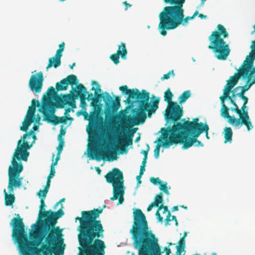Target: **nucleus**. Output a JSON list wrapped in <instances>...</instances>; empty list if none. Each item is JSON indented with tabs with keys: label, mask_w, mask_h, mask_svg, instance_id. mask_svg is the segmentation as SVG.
Wrapping results in <instances>:
<instances>
[{
	"label": "nucleus",
	"mask_w": 255,
	"mask_h": 255,
	"mask_svg": "<svg viewBox=\"0 0 255 255\" xmlns=\"http://www.w3.org/2000/svg\"><path fill=\"white\" fill-rule=\"evenodd\" d=\"M39 106V101L33 99L31 101V105L30 106L31 107H33L36 109V107Z\"/></svg>",
	"instance_id": "obj_50"
},
{
	"label": "nucleus",
	"mask_w": 255,
	"mask_h": 255,
	"mask_svg": "<svg viewBox=\"0 0 255 255\" xmlns=\"http://www.w3.org/2000/svg\"><path fill=\"white\" fill-rule=\"evenodd\" d=\"M47 93L48 96L50 97H53L56 96V97L54 99L55 100L58 96L59 97L58 95H57V92L53 87H50L48 88L47 90Z\"/></svg>",
	"instance_id": "obj_38"
},
{
	"label": "nucleus",
	"mask_w": 255,
	"mask_h": 255,
	"mask_svg": "<svg viewBox=\"0 0 255 255\" xmlns=\"http://www.w3.org/2000/svg\"><path fill=\"white\" fill-rule=\"evenodd\" d=\"M242 77L243 79H246V84L243 86H238L235 88V90H238L241 89L245 92L248 91L251 87L255 84V66L254 67H247L244 65L243 67L242 65L238 72L235 73L233 76L230 77L227 81V84L224 87H226L228 84L232 83V89L238 84L239 79Z\"/></svg>",
	"instance_id": "obj_10"
},
{
	"label": "nucleus",
	"mask_w": 255,
	"mask_h": 255,
	"mask_svg": "<svg viewBox=\"0 0 255 255\" xmlns=\"http://www.w3.org/2000/svg\"><path fill=\"white\" fill-rule=\"evenodd\" d=\"M55 166V165H53L52 164L51 165L50 174L48 176L47 178L51 179L55 176V168H54Z\"/></svg>",
	"instance_id": "obj_47"
},
{
	"label": "nucleus",
	"mask_w": 255,
	"mask_h": 255,
	"mask_svg": "<svg viewBox=\"0 0 255 255\" xmlns=\"http://www.w3.org/2000/svg\"><path fill=\"white\" fill-rule=\"evenodd\" d=\"M33 128V130H30V131H32L34 132V131L36 130H37V129H38V126H37L34 125V126L33 127V128ZM29 132H30V131H29L28 132H27V133H28ZM31 137H32V141L31 142V143H30V144H33V143L35 141V140L36 139V136H35V134L34 132H33V133H32V134L30 135V137H27L25 140H27V141H28L27 140H28V139L30 138Z\"/></svg>",
	"instance_id": "obj_41"
},
{
	"label": "nucleus",
	"mask_w": 255,
	"mask_h": 255,
	"mask_svg": "<svg viewBox=\"0 0 255 255\" xmlns=\"http://www.w3.org/2000/svg\"><path fill=\"white\" fill-rule=\"evenodd\" d=\"M198 14V11L196 10L192 16H187L184 18V11L183 12L182 17L180 18L178 21H171L170 20H166L164 19L159 22L158 25V29L160 30V34L163 36H165L167 34L166 30H171L177 28L181 23L183 24H187L188 21L190 19H193Z\"/></svg>",
	"instance_id": "obj_15"
},
{
	"label": "nucleus",
	"mask_w": 255,
	"mask_h": 255,
	"mask_svg": "<svg viewBox=\"0 0 255 255\" xmlns=\"http://www.w3.org/2000/svg\"><path fill=\"white\" fill-rule=\"evenodd\" d=\"M87 95H88V97H86V99L88 100H92V101L93 99L94 98L93 97V94L92 93H89L88 92V94Z\"/></svg>",
	"instance_id": "obj_55"
},
{
	"label": "nucleus",
	"mask_w": 255,
	"mask_h": 255,
	"mask_svg": "<svg viewBox=\"0 0 255 255\" xmlns=\"http://www.w3.org/2000/svg\"><path fill=\"white\" fill-rule=\"evenodd\" d=\"M105 177L106 181L112 183L113 187V196L110 198L111 201L119 199L118 204H121L124 201V185L123 172L118 168H115L108 172Z\"/></svg>",
	"instance_id": "obj_9"
},
{
	"label": "nucleus",
	"mask_w": 255,
	"mask_h": 255,
	"mask_svg": "<svg viewBox=\"0 0 255 255\" xmlns=\"http://www.w3.org/2000/svg\"><path fill=\"white\" fill-rule=\"evenodd\" d=\"M48 190H46L44 188L43 190H40L39 192L37 193V195L38 196L39 198L45 199L47 194L48 193Z\"/></svg>",
	"instance_id": "obj_39"
},
{
	"label": "nucleus",
	"mask_w": 255,
	"mask_h": 255,
	"mask_svg": "<svg viewBox=\"0 0 255 255\" xmlns=\"http://www.w3.org/2000/svg\"><path fill=\"white\" fill-rule=\"evenodd\" d=\"M150 181L154 185L161 184L162 182L158 177L155 178L153 177H150Z\"/></svg>",
	"instance_id": "obj_46"
},
{
	"label": "nucleus",
	"mask_w": 255,
	"mask_h": 255,
	"mask_svg": "<svg viewBox=\"0 0 255 255\" xmlns=\"http://www.w3.org/2000/svg\"><path fill=\"white\" fill-rule=\"evenodd\" d=\"M60 154L61 153H59V152L57 153L55 162H53L51 164H52L53 165H57L58 160L60 158Z\"/></svg>",
	"instance_id": "obj_52"
},
{
	"label": "nucleus",
	"mask_w": 255,
	"mask_h": 255,
	"mask_svg": "<svg viewBox=\"0 0 255 255\" xmlns=\"http://www.w3.org/2000/svg\"><path fill=\"white\" fill-rule=\"evenodd\" d=\"M89 156L90 157L91 159L93 160L96 159L98 161H101L102 159H104L105 157H106L108 160H110L106 151L98 148L92 149Z\"/></svg>",
	"instance_id": "obj_23"
},
{
	"label": "nucleus",
	"mask_w": 255,
	"mask_h": 255,
	"mask_svg": "<svg viewBox=\"0 0 255 255\" xmlns=\"http://www.w3.org/2000/svg\"><path fill=\"white\" fill-rule=\"evenodd\" d=\"M43 80V76L41 72L32 75L28 83L31 91L35 93L40 92L42 88Z\"/></svg>",
	"instance_id": "obj_21"
},
{
	"label": "nucleus",
	"mask_w": 255,
	"mask_h": 255,
	"mask_svg": "<svg viewBox=\"0 0 255 255\" xmlns=\"http://www.w3.org/2000/svg\"><path fill=\"white\" fill-rule=\"evenodd\" d=\"M62 52L61 49H58L55 55L49 59V62L46 67L47 70L52 66L54 68H57L61 65V58L62 56Z\"/></svg>",
	"instance_id": "obj_25"
},
{
	"label": "nucleus",
	"mask_w": 255,
	"mask_h": 255,
	"mask_svg": "<svg viewBox=\"0 0 255 255\" xmlns=\"http://www.w3.org/2000/svg\"><path fill=\"white\" fill-rule=\"evenodd\" d=\"M33 122L31 120L26 119V118H25L24 121L22 122V126L20 127V129L22 131H26L29 126Z\"/></svg>",
	"instance_id": "obj_35"
},
{
	"label": "nucleus",
	"mask_w": 255,
	"mask_h": 255,
	"mask_svg": "<svg viewBox=\"0 0 255 255\" xmlns=\"http://www.w3.org/2000/svg\"><path fill=\"white\" fill-rule=\"evenodd\" d=\"M55 108H57L56 103L54 104L49 97L44 96L42 105L39 111L43 114V120L54 126L57 125L61 122L59 121V117L54 115Z\"/></svg>",
	"instance_id": "obj_14"
},
{
	"label": "nucleus",
	"mask_w": 255,
	"mask_h": 255,
	"mask_svg": "<svg viewBox=\"0 0 255 255\" xmlns=\"http://www.w3.org/2000/svg\"><path fill=\"white\" fill-rule=\"evenodd\" d=\"M102 209L82 211V217L76 218L78 226V239L80 247V255H104L106 245L104 238V229L100 220L97 219Z\"/></svg>",
	"instance_id": "obj_2"
},
{
	"label": "nucleus",
	"mask_w": 255,
	"mask_h": 255,
	"mask_svg": "<svg viewBox=\"0 0 255 255\" xmlns=\"http://www.w3.org/2000/svg\"><path fill=\"white\" fill-rule=\"evenodd\" d=\"M71 111V109L69 108H67L66 110H65V113H64V115H65V116H67L68 117H70L69 113Z\"/></svg>",
	"instance_id": "obj_57"
},
{
	"label": "nucleus",
	"mask_w": 255,
	"mask_h": 255,
	"mask_svg": "<svg viewBox=\"0 0 255 255\" xmlns=\"http://www.w3.org/2000/svg\"><path fill=\"white\" fill-rule=\"evenodd\" d=\"M147 158V157H144L143 158V160L142 161V164L141 165H143V166H145Z\"/></svg>",
	"instance_id": "obj_62"
},
{
	"label": "nucleus",
	"mask_w": 255,
	"mask_h": 255,
	"mask_svg": "<svg viewBox=\"0 0 255 255\" xmlns=\"http://www.w3.org/2000/svg\"><path fill=\"white\" fill-rule=\"evenodd\" d=\"M225 142H231L232 140L233 131L230 127H226L224 129Z\"/></svg>",
	"instance_id": "obj_27"
},
{
	"label": "nucleus",
	"mask_w": 255,
	"mask_h": 255,
	"mask_svg": "<svg viewBox=\"0 0 255 255\" xmlns=\"http://www.w3.org/2000/svg\"><path fill=\"white\" fill-rule=\"evenodd\" d=\"M164 251L165 252L166 255H169L171 253V250L170 248L167 247L164 248Z\"/></svg>",
	"instance_id": "obj_58"
},
{
	"label": "nucleus",
	"mask_w": 255,
	"mask_h": 255,
	"mask_svg": "<svg viewBox=\"0 0 255 255\" xmlns=\"http://www.w3.org/2000/svg\"><path fill=\"white\" fill-rule=\"evenodd\" d=\"M243 100L244 101V105H247L249 99L247 97H246L243 99Z\"/></svg>",
	"instance_id": "obj_63"
},
{
	"label": "nucleus",
	"mask_w": 255,
	"mask_h": 255,
	"mask_svg": "<svg viewBox=\"0 0 255 255\" xmlns=\"http://www.w3.org/2000/svg\"><path fill=\"white\" fill-rule=\"evenodd\" d=\"M117 52L120 55L122 59H126L128 52L125 43L122 42L121 45L119 46Z\"/></svg>",
	"instance_id": "obj_28"
},
{
	"label": "nucleus",
	"mask_w": 255,
	"mask_h": 255,
	"mask_svg": "<svg viewBox=\"0 0 255 255\" xmlns=\"http://www.w3.org/2000/svg\"><path fill=\"white\" fill-rule=\"evenodd\" d=\"M173 96V94L171 92L170 89L168 88L164 92V100L168 103V104H170L171 102H173L172 101Z\"/></svg>",
	"instance_id": "obj_32"
},
{
	"label": "nucleus",
	"mask_w": 255,
	"mask_h": 255,
	"mask_svg": "<svg viewBox=\"0 0 255 255\" xmlns=\"http://www.w3.org/2000/svg\"><path fill=\"white\" fill-rule=\"evenodd\" d=\"M120 55L117 52V53H114L111 55L110 58L113 61V62L117 64L119 63V56Z\"/></svg>",
	"instance_id": "obj_42"
},
{
	"label": "nucleus",
	"mask_w": 255,
	"mask_h": 255,
	"mask_svg": "<svg viewBox=\"0 0 255 255\" xmlns=\"http://www.w3.org/2000/svg\"><path fill=\"white\" fill-rule=\"evenodd\" d=\"M56 89L57 91L66 90L68 88V85L67 84L66 79H63L59 82H57L55 85Z\"/></svg>",
	"instance_id": "obj_29"
},
{
	"label": "nucleus",
	"mask_w": 255,
	"mask_h": 255,
	"mask_svg": "<svg viewBox=\"0 0 255 255\" xmlns=\"http://www.w3.org/2000/svg\"><path fill=\"white\" fill-rule=\"evenodd\" d=\"M68 120H72V118L71 117H68L67 116L59 117V121H61V123L66 124Z\"/></svg>",
	"instance_id": "obj_49"
},
{
	"label": "nucleus",
	"mask_w": 255,
	"mask_h": 255,
	"mask_svg": "<svg viewBox=\"0 0 255 255\" xmlns=\"http://www.w3.org/2000/svg\"><path fill=\"white\" fill-rule=\"evenodd\" d=\"M58 139L59 142L58 146L57 147V150L58 151V152H59V153H61V152H62V151L63 150V147L64 146L65 142H64V139L62 137H60V134L58 135Z\"/></svg>",
	"instance_id": "obj_37"
},
{
	"label": "nucleus",
	"mask_w": 255,
	"mask_h": 255,
	"mask_svg": "<svg viewBox=\"0 0 255 255\" xmlns=\"http://www.w3.org/2000/svg\"><path fill=\"white\" fill-rule=\"evenodd\" d=\"M110 154H111V160H114L117 159L116 154L115 152H111Z\"/></svg>",
	"instance_id": "obj_56"
},
{
	"label": "nucleus",
	"mask_w": 255,
	"mask_h": 255,
	"mask_svg": "<svg viewBox=\"0 0 255 255\" xmlns=\"http://www.w3.org/2000/svg\"><path fill=\"white\" fill-rule=\"evenodd\" d=\"M237 96H238L242 100L246 97L242 93H238L237 94H232L231 96H230V97H231L232 99L235 100V98Z\"/></svg>",
	"instance_id": "obj_48"
},
{
	"label": "nucleus",
	"mask_w": 255,
	"mask_h": 255,
	"mask_svg": "<svg viewBox=\"0 0 255 255\" xmlns=\"http://www.w3.org/2000/svg\"><path fill=\"white\" fill-rule=\"evenodd\" d=\"M33 133L31 131L28 133L23 134L22 137L17 142V145L12 157L11 165L8 169L9 188L12 189V187H21L22 177H19L20 173L23 170V166L21 161H26L29 155L27 151L32 146L29 141L25 139L30 137Z\"/></svg>",
	"instance_id": "obj_5"
},
{
	"label": "nucleus",
	"mask_w": 255,
	"mask_h": 255,
	"mask_svg": "<svg viewBox=\"0 0 255 255\" xmlns=\"http://www.w3.org/2000/svg\"><path fill=\"white\" fill-rule=\"evenodd\" d=\"M50 183H51V179L47 178L46 184L45 186L44 187V189L46 190H47L48 191L50 186Z\"/></svg>",
	"instance_id": "obj_53"
},
{
	"label": "nucleus",
	"mask_w": 255,
	"mask_h": 255,
	"mask_svg": "<svg viewBox=\"0 0 255 255\" xmlns=\"http://www.w3.org/2000/svg\"><path fill=\"white\" fill-rule=\"evenodd\" d=\"M159 189L163 191L166 194H169V192L167 187V183L166 182L163 184L161 183V184H160Z\"/></svg>",
	"instance_id": "obj_44"
},
{
	"label": "nucleus",
	"mask_w": 255,
	"mask_h": 255,
	"mask_svg": "<svg viewBox=\"0 0 255 255\" xmlns=\"http://www.w3.org/2000/svg\"><path fill=\"white\" fill-rule=\"evenodd\" d=\"M186 0H163L164 3L170 5L163 8L159 14L160 21L164 19L178 21L182 17L183 4Z\"/></svg>",
	"instance_id": "obj_12"
},
{
	"label": "nucleus",
	"mask_w": 255,
	"mask_h": 255,
	"mask_svg": "<svg viewBox=\"0 0 255 255\" xmlns=\"http://www.w3.org/2000/svg\"><path fill=\"white\" fill-rule=\"evenodd\" d=\"M233 84H228L226 87H224L223 89V94L220 97L221 103L222 108L221 109V116L228 119V122L235 127L240 128V126L238 121V119L235 118L234 116H230V109L226 105L225 101L228 99L230 102L234 106L236 105V102L231 97H230V94L232 89Z\"/></svg>",
	"instance_id": "obj_13"
},
{
	"label": "nucleus",
	"mask_w": 255,
	"mask_h": 255,
	"mask_svg": "<svg viewBox=\"0 0 255 255\" xmlns=\"http://www.w3.org/2000/svg\"><path fill=\"white\" fill-rule=\"evenodd\" d=\"M183 114V107L179 106L176 102H171L165 110V119L167 123L176 125Z\"/></svg>",
	"instance_id": "obj_16"
},
{
	"label": "nucleus",
	"mask_w": 255,
	"mask_h": 255,
	"mask_svg": "<svg viewBox=\"0 0 255 255\" xmlns=\"http://www.w3.org/2000/svg\"><path fill=\"white\" fill-rule=\"evenodd\" d=\"M92 85H95L96 86V88H95L94 87H93L91 89V90H94L95 91V92H98V94H102L101 93L102 92V90L100 88V85H99V84L95 81H93L92 82Z\"/></svg>",
	"instance_id": "obj_40"
},
{
	"label": "nucleus",
	"mask_w": 255,
	"mask_h": 255,
	"mask_svg": "<svg viewBox=\"0 0 255 255\" xmlns=\"http://www.w3.org/2000/svg\"><path fill=\"white\" fill-rule=\"evenodd\" d=\"M163 202L162 194L161 193L157 194L154 199V202L152 203L155 206V207H158L160 204H161Z\"/></svg>",
	"instance_id": "obj_36"
},
{
	"label": "nucleus",
	"mask_w": 255,
	"mask_h": 255,
	"mask_svg": "<svg viewBox=\"0 0 255 255\" xmlns=\"http://www.w3.org/2000/svg\"><path fill=\"white\" fill-rule=\"evenodd\" d=\"M123 4L126 6L125 10H127L128 7L131 6V5L128 3L127 1H124Z\"/></svg>",
	"instance_id": "obj_60"
},
{
	"label": "nucleus",
	"mask_w": 255,
	"mask_h": 255,
	"mask_svg": "<svg viewBox=\"0 0 255 255\" xmlns=\"http://www.w3.org/2000/svg\"><path fill=\"white\" fill-rule=\"evenodd\" d=\"M19 187H12V189H10V188H9V183H8L7 189L9 194L7 193L5 189H4L3 190V194L4 196V204L6 206H10L13 205L15 199L13 194L14 189Z\"/></svg>",
	"instance_id": "obj_24"
},
{
	"label": "nucleus",
	"mask_w": 255,
	"mask_h": 255,
	"mask_svg": "<svg viewBox=\"0 0 255 255\" xmlns=\"http://www.w3.org/2000/svg\"><path fill=\"white\" fill-rule=\"evenodd\" d=\"M149 150V146L147 144L146 150H142L141 151V153L143 154L144 155V157H147V154H148V152Z\"/></svg>",
	"instance_id": "obj_51"
},
{
	"label": "nucleus",
	"mask_w": 255,
	"mask_h": 255,
	"mask_svg": "<svg viewBox=\"0 0 255 255\" xmlns=\"http://www.w3.org/2000/svg\"><path fill=\"white\" fill-rule=\"evenodd\" d=\"M178 245L176 246L177 252L179 254L180 253L184 252L185 249V240L181 238L178 242Z\"/></svg>",
	"instance_id": "obj_34"
},
{
	"label": "nucleus",
	"mask_w": 255,
	"mask_h": 255,
	"mask_svg": "<svg viewBox=\"0 0 255 255\" xmlns=\"http://www.w3.org/2000/svg\"><path fill=\"white\" fill-rule=\"evenodd\" d=\"M163 209V213H165L167 212V215L166 217V218L165 219V225L167 226L169 224V222L171 221L170 217H171V214L170 211L168 210V207L167 206H164L163 204H161L158 208V210L156 213V216L159 222H162L163 221V217L161 216L159 210H161V209Z\"/></svg>",
	"instance_id": "obj_26"
},
{
	"label": "nucleus",
	"mask_w": 255,
	"mask_h": 255,
	"mask_svg": "<svg viewBox=\"0 0 255 255\" xmlns=\"http://www.w3.org/2000/svg\"><path fill=\"white\" fill-rule=\"evenodd\" d=\"M217 27L218 30L213 31L209 37L210 44L208 48L213 50L218 59L225 60L230 54V49L224 39L229 35L223 25L219 24Z\"/></svg>",
	"instance_id": "obj_7"
},
{
	"label": "nucleus",
	"mask_w": 255,
	"mask_h": 255,
	"mask_svg": "<svg viewBox=\"0 0 255 255\" xmlns=\"http://www.w3.org/2000/svg\"><path fill=\"white\" fill-rule=\"evenodd\" d=\"M234 107V109H232V111H234L239 116V118H238V121L240 128L243 125H245L247 127L248 131L251 130L253 128V126L250 120L248 113V108L246 105L243 104L240 109L237 104L236 103Z\"/></svg>",
	"instance_id": "obj_18"
},
{
	"label": "nucleus",
	"mask_w": 255,
	"mask_h": 255,
	"mask_svg": "<svg viewBox=\"0 0 255 255\" xmlns=\"http://www.w3.org/2000/svg\"><path fill=\"white\" fill-rule=\"evenodd\" d=\"M171 75L173 77L175 76V74L174 73L173 70H171L169 71L167 73L163 75V76L161 78V80H164L165 79H168L170 78Z\"/></svg>",
	"instance_id": "obj_43"
},
{
	"label": "nucleus",
	"mask_w": 255,
	"mask_h": 255,
	"mask_svg": "<svg viewBox=\"0 0 255 255\" xmlns=\"http://www.w3.org/2000/svg\"><path fill=\"white\" fill-rule=\"evenodd\" d=\"M64 45H65L64 43L62 42L61 44H60L59 45V49H61V51H63L64 49Z\"/></svg>",
	"instance_id": "obj_61"
},
{
	"label": "nucleus",
	"mask_w": 255,
	"mask_h": 255,
	"mask_svg": "<svg viewBox=\"0 0 255 255\" xmlns=\"http://www.w3.org/2000/svg\"><path fill=\"white\" fill-rule=\"evenodd\" d=\"M145 166H143V165H141L140 167L139 177H141V176L143 174V173L145 171Z\"/></svg>",
	"instance_id": "obj_54"
},
{
	"label": "nucleus",
	"mask_w": 255,
	"mask_h": 255,
	"mask_svg": "<svg viewBox=\"0 0 255 255\" xmlns=\"http://www.w3.org/2000/svg\"><path fill=\"white\" fill-rule=\"evenodd\" d=\"M65 79L68 85H70L71 86L77 85L79 82L76 76L73 74L68 75Z\"/></svg>",
	"instance_id": "obj_30"
},
{
	"label": "nucleus",
	"mask_w": 255,
	"mask_h": 255,
	"mask_svg": "<svg viewBox=\"0 0 255 255\" xmlns=\"http://www.w3.org/2000/svg\"><path fill=\"white\" fill-rule=\"evenodd\" d=\"M120 90L123 93L128 96L127 100L129 102L130 99H135L137 102L138 106L132 110L133 113H135L136 116L132 119V124L133 125H138L143 124L147 116L150 118L158 108L159 99L157 98L149 102V93L145 90H142L141 92L137 89H129L127 85L122 86L119 87Z\"/></svg>",
	"instance_id": "obj_4"
},
{
	"label": "nucleus",
	"mask_w": 255,
	"mask_h": 255,
	"mask_svg": "<svg viewBox=\"0 0 255 255\" xmlns=\"http://www.w3.org/2000/svg\"><path fill=\"white\" fill-rule=\"evenodd\" d=\"M190 91L189 90L185 91L179 97V103L182 104L185 103L186 100L190 97Z\"/></svg>",
	"instance_id": "obj_31"
},
{
	"label": "nucleus",
	"mask_w": 255,
	"mask_h": 255,
	"mask_svg": "<svg viewBox=\"0 0 255 255\" xmlns=\"http://www.w3.org/2000/svg\"><path fill=\"white\" fill-rule=\"evenodd\" d=\"M44 199H40V205L39 207V212L38 217L39 219H45L44 220H48L53 215H55V217H58V215L57 214V212H54L51 211L50 210L46 211L45 210V204L44 202Z\"/></svg>",
	"instance_id": "obj_22"
},
{
	"label": "nucleus",
	"mask_w": 255,
	"mask_h": 255,
	"mask_svg": "<svg viewBox=\"0 0 255 255\" xmlns=\"http://www.w3.org/2000/svg\"><path fill=\"white\" fill-rule=\"evenodd\" d=\"M164 142H162V146L164 148H168L171 145L178 143L183 144V148L187 149L190 147L194 143L197 142L198 145L203 146V143L198 139L197 137H193L192 138L187 136L185 138L180 139L174 136H170L167 139H164Z\"/></svg>",
	"instance_id": "obj_17"
},
{
	"label": "nucleus",
	"mask_w": 255,
	"mask_h": 255,
	"mask_svg": "<svg viewBox=\"0 0 255 255\" xmlns=\"http://www.w3.org/2000/svg\"><path fill=\"white\" fill-rule=\"evenodd\" d=\"M177 123L176 125L169 126L161 129V137L163 139H167L170 136H174L180 139L187 136L198 137L203 132H208L209 128L208 125L202 122L198 123L199 119L195 118L193 121H185Z\"/></svg>",
	"instance_id": "obj_6"
},
{
	"label": "nucleus",
	"mask_w": 255,
	"mask_h": 255,
	"mask_svg": "<svg viewBox=\"0 0 255 255\" xmlns=\"http://www.w3.org/2000/svg\"><path fill=\"white\" fill-rule=\"evenodd\" d=\"M155 206L152 203H151L147 208V211L149 212L151 210L152 208Z\"/></svg>",
	"instance_id": "obj_59"
},
{
	"label": "nucleus",
	"mask_w": 255,
	"mask_h": 255,
	"mask_svg": "<svg viewBox=\"0 0 255 255\" xmlns=\"http://www.w3.org/2000/svg\"><path fill=\"white\" fill-rule=\"evenodd\" d=\"M85 118L89 121V130L95 131L103 124L104 119L100 114L99 109L94 108V111L91 112L89 115L87 112L83 113Z\"/></svg>",
	"instance_id": "obj_20"
},
{
	"label": "nucleus",
	"mask_w": 255,
	"mask_h": 255,
	"mask_svg": "<svg viewBox=\"0 0 255 255\" xmlns=\"http://www.w3.org/2000/svg\"><path fill=\"white\" fill-rule=\"evenodd\" d=\"M98 92H94L95 97L93 99L91 105L94 108L98 109L99 104L103 98L105 104V119H110L113 113H116L121 106L120 97L116 96L115 100H113L112 97L107 92L104 94L105 96L102 94H98Z\"/></svg>",
	"instance_id": "obj_11"
},
{
	"label": "nucleus",
	"mask_w": 255,
	"mask_h": 255,
	"mask_svg": "<svg viewBox=\"0 0 255 255\" xmlns=\"http://www.w3.org/2000/svg\"><path fill=\"white\" fill-rule=\"evenodd\" d=\"M137 128H133L128 130L126 134L122 136L117 137V147L119 149L120 153L123 154L128 152V147L131 145L133 142V137L134 133L136 131Z\"/></svg>",
	"instance_id": "obj_19"
},
{
	"label": "nucleus",
	"mask_w": 255,
	"mask_h": 255,
	"mask_svg": "<svg viewBox=\"0 0 255 255\" xmlns=\"http://www.w3.org/2000/svg\"><path fill=\"white\" fill-rule=\"evenodd\" d=\"M61 205L58 210V217L53 215L48 220L42 221L41 227L33 224L35 230L30 232L28 240L25 231L22 219L19 214L15 215L10 225L12 226V236L18 245L21 255H48L53 253L55 248L63 243L62 231L59 227H55L57 220L64 215Z\"/></svg>",
	"instance_id": "obj_1"
},
{
	"label": "nucleus",
	"mask_w": 255,
	"mask_h": 255,
	"mask_svg": "<svg viewBox=\"0 0 255 255\" xmlns=\"http://www.w3.org/2000/svg\"><path fill=\"white\" fill-rule=\"evenodd\" d=\"M161 146V145L158 143L157 144L156 146H155V148L154 150V157L155 158H158L159 157V151H160V147Z\"/></svg>",
	"instance_id": "obj_45"
},
{
	"label": "nucleus",
	"mask_w": 255,
	"mask_h": 255,
	"mask_svg": "<svg viewBox=\"0 0 255 255\" xmlns=\"http://www.w3.org/2000/svg\"><path fill=\"white\" fill-rule=\"evenodd\" d=\"M76 88L70 91V94L62 95V97H57L55 99L56 107L63 108L64 105L67 104L72 108H76L75 100L79 97L80 99V106L84 108L86 106V96L88 94L86 87L82 84H78Z\"/></svg>",
	"instance_id": "obj_8"
},
{
	"label": "nucleus",
	"mask_w": 255,
	"mask_h": 255,
	"mask_svg": "<svg viewBox=\"0 0 255 255\" xmlns=\"http://www.w3.org/2000/svg\"><path fill=\"white\" fill-rule=\"evenodd\" d=\"M133 223L130 233L133 245L138 250V255H161L158 239L149 230L145 216L141 210L136 209L133 211Z\"/></svg>",
	"instance_id": "obj_3"
},
{
	"label": "nucleus",
	"mask_w": 255,
	"mask_h": 255,
	"mask_svg": "<svg viewBox=\"0 0 255 255\" xmlns=\"http://www.w3.org/2000/svg\"><path fill=\"white\" fill-rule=\"evenodd\" d=\"M198 16H199L200 18H201V19L206 18L207 17V15H204V14H202V13H200V14H199V13H198Z\"/></svg>",
	"instance_id": "obj_64"
},
{
	"label": "nucleus",
	"mask_w": 255,
	"mask_h": 255,
	"mask_svg": "<svg viewBox=\"0 0 255 255\" xmlns=\"http://www.w3.org/2000/svg\"><path fill=\"white\" fill-rule=\"evenodd\" d=\"M35 111L36 109L35 108L29 107L27 111L26 116L25 117L26 118V119L31 120L32 121H34L35 117Z\"/></svg>",
	"instance_id": "obj_33"
}]
</instances>
